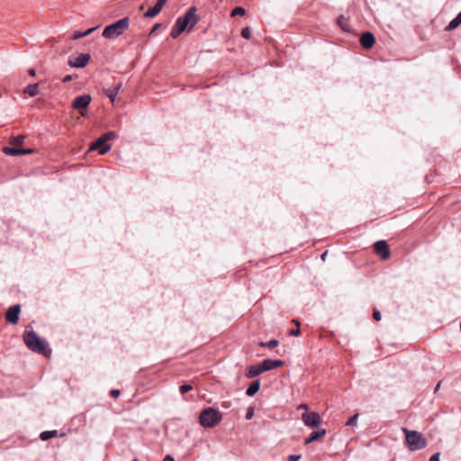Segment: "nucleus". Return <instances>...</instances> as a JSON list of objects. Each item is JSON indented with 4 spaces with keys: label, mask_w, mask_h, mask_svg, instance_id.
Wrapping results in <instances>:
<instances>
[{
    "label": "nucleus",
    "mask_w": 461,
    "mask_h": 461,
    "mask_svg": "<svg viewBox=\"0 0 461 461\" xmlns=\"http://www.w3.org/2000/svg\"><path fill=\"white\" fill-rule=\"evenodd\" d=\"M254 407L250 406L247 409V412H246V415H245V418L246 420H251L254 416Z\"/></svg>",
    "instance_id": "2f4dec72"
},
{
    "label": "nucleus",
    "mask_w": 461,
    "mask_h": 461,
    "mask_svg": "<svg viewBox=\"0 0 461 461\" xmlns=\"http://www.w3.org/2000/svg\"><path fill=\"white\" fill-rule=\"evenodd\" d=\"M359 42L363 49L369 50L375 45V37L373 32L366 31L360 35Z\"/></svg>",
    "instance_id": "9b49d317"
},
{
    "label": "nucleus",
    "mask_w": 461,
    "mask_h": 461,
    "mask_svg": "<svg viewBox=\"0 0 461 461\" xmlns=\"http://www.w3.org/2000/svg\"><path fill=\"white\" fill-rule=\"evenodd\" d=\"M163 1H164L166 4H167V0H163Z\"/></svg>",
    "instance_id": "864d4df0"
},
{
    "label": "nucleus",
    "mask_w": 461,
    "mask_h": 461,
    "mask_svg": "<svg viewBox=\"0 0 461 461\" xmlns=\"http://www.w3.org/2000/svg\"><path fill=\"white\" fill-rule=\"evenodd\" d=\"M299 408H300V409H305V410H307V409H308L307 404H305V403H302V404L299 406Z\"/></svg>",
    "instance_id": "c03bdc74"
},
{
    "label": "nucleus",
    "mask_w": 461,
    "mask_h": 461,
    "mask_svg": "<svg viewBox=\"0 0 461 461\" xmlns=\"http://www.w3.org/2000/svg\"><path fill=\"white\" fill-rule=\"evenodd\" d=\"M460 25H461V11L457 14V15L454 19H452L448 23V24L447 25L445 30L447 32H450V31L456 29Z\"/></svg>",
    "instance_id": "4be33fe9"
},
{
    "label": "nucleus",
    "mask_w": 461,
    "mask_h": 461,
    "mask_svg": "<svg viewBox=\"0 0 461 461\" xmlns=\"http://www.w3.org/2000/svg\"><path fill=\"white\" fill-rule=\"evenodd\" d=\"M23 341L28 349L43 357L51 355V348L46 339L41 337L31 324H27L23 334Z\"/></svg>",
    "instance_id": "f257e3e1"
},
{
    "label": "nucleus",
    "mask_w": 461,
    "mask_h": 461,
    "mask_svg": "<svg viewBox=\"0 0 461 461\" xmlns=\"http://www.w3.org/2000/svg\"><path fill=\"white\" fill-rule=\"evenodd\" d=\"M24 139H25V136L24 135H16L14 137H13L12 139V142L17 146L21 145L23 143L24 141Z\"/></svg>",
    "instance_id": "bb28decb"
},
{
    "label": "nucleus",
    "mask_w": 461,
    "mask_h": 461,
    "mask_svg": "<svg viewBox=\"0 0 461 461\" xmlns=\"http://www.w3.org/2000/svg\"><path fill=\"white\" fill-rule=\"evenodd\" d=\"M195 13V6H192L184 15L177 17L170 32V36L173 39L178 38L185 30L190 31L196 25L199 21V16Z\"/></svg>",
    "instance_id": "f03ea898"
},
{
    "label": "nucleus",
    "mask_w": 461,
    "mask_h": 461,
    "mask_svg": "<svg viewBox=\"0 0 461 461\" xmlns=\"http://www.w3.org/2000/svg\"><path fill=\"white\" fill-rule=\"evenodd\" d=\"M359 417V413L356 412L354 415H352L346 422L347 426L349 427H355L357 424V419Z\"/></svg>",
    "instance_id": "393cba45"
},
{
    "label": "nucleus",
    "mask_w": 461,
    "mask_h": 461,
    "mask_svg": "<svg viewBox=\"0 0 461 461\" xmlns=\"http://www.w3.org/2000/svg\"><path fill=\"white\" fill-rule=\"evenodd\" d=\"M327 254H328V251H327V250H326V251H324V252L321 254V260H323V261L325 260V258H326V257H327Z\"/></svg>",
    "instance_id": "37998d69"
},
{
    "label": "nucleus",
    "mask_w": 461,
    "mask_h": 461,
    "mask_svg": "<svg viewBox=\"0 0 461 461\" xmlns=\"http://www.w3.org/2000/svg\"><path fill=\"white\" fill-rule=\"evenodd\" d=\"M40 83L29 84L25 86L23 93L31 97L36 96L39 94Z\"/></svg>",
    "instance_id": "aec40b11"
},
{
    "label": "nucleus",
    "mask_w": 461,
    "mask_h": 461,
    "mask_svg": "<svg viewBox=\"0 0 461 461\" xmlns=\"http://www.w3.org/2000/svg\"><path fill=\"white\" fill-rule=\"evenodd\" d=\"M87 59H88V61H89V60H90V59H91V56H90V54H89V53H88Z\"/></svg>",
    "instance_id": "3c124183"
},
{
    "label": "nucleus",
    "mask_w": 461,
    "mask_h": 461,
    "mask_svg": "<svg viewBox=\"0 0 461 461\" xmlns=\"http://www.w3.org/2000/svg\"><path fill=\"white\" fill-rule=\"evenodd\" d=\"M131 461H140V460H139V459H137V458H134V459H133V460H131Z\"/></svg>",
    "instance_id": "603ef678"
},
{
    "label": "nucleus",
    "mask_w": 461,
    "mask_h": 461,
    "mask_svg": "<svg viewBox=\"0 0 461 461\" xmlns=\"http://www.w3.org/2000/svg\"><path fill=\"white\" fill-rule=\"evenodd\" d=\"M73 109H79L83 116H86V93L77 96L72 102Z\"/></svg>",
    "instance_id": "f8f14e48"
},
{
    "label": "nucleus",
    "mask_w": 461,
    "mask_h": 461,
    "mask_svg": "<svg viewBox=\"0 0 461 461\" xmlns=\"http://www.w3.org/2000/svg\"><path fill=\"white\" fill-rule=\"evenodd\" d=\"M21 311L22 307L19 303L13 304L8 307L5 315L6 321L13 325L17 324L20 319Z\"/></svg>",
    "instance_id": "6e6552de"
},
{
    "label": "nucleus",
    "mask_w": 461,
    "mask_h": 461,
    "mask_svg": "<svg viewBox=\"0 0 461 461\" xmlns=\"http://www.w3.org/2000/svg\"><path fill=\"white\" fill-rule=\"evenodd\" d=\"M246 13L245 9L242 7V6H236L232 11H231V16H236V15H244Z\"/></svg>",
    "instance_id": "cd10ccee"
},
{
    "label": "nucleus",
    "mask_w": 461,
    "mask_h": 461,
    "mask_svg": "<svg viewBox=\"0 0 461 461\" xmlns=\"http://www.w3.org/2000/svg\"><path fill=\"white\" fill-rule=\"evenodd\" d=\"M222 407H223V408H228V407H229V404H227V402H222Z\"/></svg>",
    "instance_id": "de8ad7c7"
},
{
    "label": "nucleus",
    "mask_w": 461,
    "mask_h": 461,
    "mask_svg": "<svg viewBox=\"0 0 461 461\" xmlns=\"http://www.w3.org/2000/svg\"><path fill=\"white\" fill-rule=\"evenodd\" d=\"M117 134L113 131H109L103 133L95 140L88 146V153L91 151H97L100 155H104L111 150V140H113Z\"/></svg>",
    "instance_id": "7ed1b4c3"
},
{
    "label": "nucleus",
    "mask_w": 461,
    "mask_h": 461,
    "mask_svg": "<svg viewBox=\"0 0 461 461\" xmlns=\"http://www.w3.org/2000/svg\"><path fill=\"white\" fill-rule=\"evenodd\" d=\"M28 74H29L31 77H36V74H37L36 69H35V68H29V69H28Z\"/></svg>",
    "instance_id": "ea45409f"
},
{
    "label": "nucleus",
    "mask_w": 461,
    "mask_h": 461,
    "mask_svg": "<svg viewBox=\"0 0 461 461\" xmlns=\"http://www.w3.org/2000/svg\"><path fill=\"white\" fill-rule=\"evenodd\" d=\"M264 373L263 368L261 367V363L258 365H251L246 370V376L248 378H254L259 375Z\"/></svg>",
    "instance_id": "dca6fc26"
},
{
    "label": "nucleus",
    "mask_w": 461,
    "mask_h": 461,
    "mask_svg": "<svg viewBox=\"0 0 461 461\" xmlns=\"http://www.w3.org/2000/svg\"><path fill=\"white\" fill-rule=\"evenodd\" d=\"M193 389V386L190 384H184L180 385L179 392L181 394L185 395L186 393L190 392Z\"/></svg>",
    "instance_id": "c85d7f7f"
},
{
    "label": "nucleus",
    "mask_w": 461,
    "mask_h": 461,
    "mask_svg": "<svg viewBox=\"0 0 461 461\" xmlns=\"http://www.w3.org/2000/svg\"><path fill=\"white\" fill-rule=\"evenodd\" d=\"M402 430L405 435V444L411 451H418L426 447L427 440L420 432L406 428H402Z\"/></svg>",
    "instance_id": "20e7f679"
},
{
    "label": "nucleus",
    "mask_w": 461,
    "mask_h": 461,
    "mask_svg": "<svg viewBox=\"0 0 461 461\" xmlns=\"http://www.w3.org/2000/svg\"><path fill=\"white\" fill-rule=\"evenodd\" d=\"M302 420L305 426L315 429L321 421V418L318 412L315 411H305L302 414Z\"/></svg>",
    "instance_id": "0eeeda50"
},
{
    "label": "nucleus",
    "mask_w": 461,
    "mask_h": 461,
    "mask_svg": "<svg viewBox=\"0 0 461 461\" xmlns=\"http://www.w3.org/2000/svg\"><path fill=\"white\" fill-rule=\"evenodd\" d=\"M76 77H77V75H66L62 78V82L67 83V82H69V81L73 80Z\"/></svg>",
    "instance_id": "e433bc0d"
},
{
    "label": "nucleus",
    "mask_w": 461,
    "mask_h": 461,
    "mask_svg": "<svg viewBox=\"0 0 461 461\" xmlns=\"http://www.w3.org/2000/svg\"><path fill=\"white\" fill-rule=\"evenodd\" d=\"M374 250L383 260L388 259L391 256L389 246L384 240L375 242Z\"/></svg>",
    "instance_id": "1a4fd4ad"
},
{
    "label": "nucleus",
    "mask_w": 461,
    "mask_h": 461,
    "mask_svg": "<svg viewBox=\"0 0 461 461\" xmlns=\"http://www.w3.org/2000/svg\"><path fill=\"white\" fill-rule=\"evenodd\" d=\"M34 152H35V149L32 148H23L22 156L33 154Z\"/></svg>",
    "instance_id": "72a5a7b5"
},
{
    "label": "nucleus",
    "mask_w": 461,
    "mask_h": 461,
    "mask_svg": "<svg viewBox=\"0 0 461 461\" xmlns=\"http://www.w3.org/2000/svg\"><path fill=\"white\" fill-rule=\"evenodd\" d=\"M440 382L438 383V384L436 385L435 389H434V393H436L439 388H440Z\"/></svg>",
    "instance_id": "a18cd8bd"
},
{
    "label": "nucleus",
    "mask_w": 461,
    "mask_h": 461,
    "mask_svg": "<svg viewBox=\"0 0 461 461\" xmlns=\"http://www.w3.org/2000/svg\"><path fill=\"white\" fill-rule=\"evenodd\" d=\"M293 322L296 324L297 327H300V322L297 320H293Z\"/></svg>",
    "instance_id": "49530a36"
},
{
    "label": "nucleus",
    "mask_w": 461,
    "mask_h": 461,
    "mask_svg": "<svg viewBox=\"0 0 461 461\" xmlns=\"http://www.w3.org/2000/svg\"><path fill=\"white\" fill-rule=\"evenodd\" d=\"M163 461H175V459H174V457H173L172 456H170V455H167V456L164 457Z\"/></svg>",
    "instance_id": "a19ab883"
},
{
    "label": "nucleus",
    "mask_w": 461,
    "mask_h": 461,
    "mask_svg": "<svg viewBox=\"0 0 461 461\" xmlns=\"http://www.w3.org/2000/svg\"><path fill=\"white\" fill-rule=\"evenodd\" d=\"M130 19L129 17H123L115 21L114 23L106 25L102 32V36L106 39H115L121 36L124 31L129 28Z\"/></svg>",
    "instance_id": "423d86ee"
},
{
    "label": "nucleus",
    "mask_w": 461,
    "mask_h": 461,
    "mask_svg": "<svg viewBox=\"0 0 461 461\" xmlns=\"http://www.w3.org/2000/svg\"><path fill=\"white\" fill-rule=\"evenodd\" d=\"M166 3L163 0H158L156 5L150 7L145 14V18H154L156 17L162 10Z\"/></svg>",
    "instance_id": "2eb2a0df"
},
{
    "label": "nucleus",
    "mask_w": 461,
    "mask_h": 461,
    "mask_svg": "<svg viewBox=\"0 0 461 461\" xmlns=\"http://www.w3.org/2000/svg\"><path fill=\"white\" fill-rule=\"evenodd\" d=\"M327 433L325 429H317L312 431V433L304 438V444L309 445L312 442L321 440Z\"/></svg>",
    "instance_id": "4468645a"
},
{
    "label": "nucleus",
    "mask_w": 461,
    "mask_h": 461,
    "mask_svg": "<svg viewBox=\"0 0 461 461\" xmlns=\"http://www.w3.org/2000/svg\"><path fill=\"white\" fill-rule=\"evenodd\" d=\"M301 458V455H290L288 461H298Z\"/></svg>",
    "instance_id": "58836bf2"
},
{
    "label": "nucleus",
    "mask_w": 461,
    "mask_h": 461,
    "mask_svg": "<svg viewBox=\"0 0 461 461\" xmlns=\"http://www.w3.org/2000/svg\"><path fill=\"white\" fill-rule=\"evenodd\" d=\"M372 316H373V319H374L375 321H380V320H381V318H382L381 312H380L377 309H375V310L373 311V314H372Z\"/></svg>",
    "instance_id": "f704fd0d"
},
{
    "label": "nucleus",
    "mask_w": 461,
    "mask_h": 461,
    "mask_svg": "<svg viewBox=\"0 0 461 461\" xmlns=\"http://www.w3.org/2000/svg\"><path fill=\"white\" fill-rule=\"evenodd\" d=\"M162 26H163V24H162V23H155V24L152 26V28H151V30H150V32H149V37H153V36H155L156 32H157L158 29H160Z\"/></svg>",
    "instance_id": "c756f323"
},
{
    "label": "nucleus",
    "mask_w": 461,
    "mask_h": 461,
    "mask_svg": "<svg viewBox=\"0 0 461 461\" xmlns=\"http://www.w3.org/2000/svg\"><path fill=\"white\" fill-rule=\"evenodd\" d=\"M68 64L71 68H84L86 67V52L80 53L77 57L69 56Z\"/></svg>",
    "instance_id": "9d476101"
},
{
    "label": "nucleus",
    "mask_w": 461,
    "mask_h": 461,
    "mask_svg": "<svg viewBox=\"0 0 461 461\" xmlns=\"http://www.w3.org/2000/svg\"><path fill=\"white\" fill-rule=\"evenodd\" d=\"M240 35L242 38L246 40H249L251 38V30L249 27H244L241 30Z\"/></svg>",
    "instance_id": "a878e982"
},
{
    "label": "nucleus",
    "mask_w": 461,
    "mask_h": 461,
    "mask_svg": "<svg viewBox=\"0 0 461 461\" xmlns=\"http://www.w3.org/2000/svg\"><path fill=\"white\" fill-rule=\"evenodd\" d=\"M439 457H440V453L436 452L429 457V461H439Z\"/></svg>",
    "instance_id": "4c0bfd02"
},
{
    "label": "nucleus",
    "mask_w": 461,
    "mask_h": 461,
    "mask_svg": "<svg viewBox=\"0 0 461 461\" xmlns=\"http://www.w3.org/2000/svg\"><path fill=\"white\" fill-rule=\"evenodd\" d=\"M278 345H279V340H277L276 339H272L267 342L260 341L258 343V346L260 348H274L277 347Z\"/></svg>",
    "instance_id": "b1692460"
},
{
    "label": "nucleus",
    "mask_w": 461,
    "mask_h": 461,
    "mask_svg": "<svg viewBox=\"0 0 461 461\" xmlns=\"http://www.w3.org/2000/svg\"><path fill=\"white\" fill-rule=\"evenodd\" d=\"M96 29H97L96 26L88 28V30H87L88 35L91 34L93 32H95Z\"/></svg>",
    "instance_id": "79ce46f5"
},
{
    "label": "nucleus",
    "mask_w": 461,
    "mask_h": 461,
    "mask_svg": "<svg viewBox=\"0 0 461 461\" xmlns=\"http://www.w3.org/2000/svg\"><path fill=\"white\" fill-rule=\"evenodd\" d=\"M58 436H59V431L57 429H52V430H44V431L41 432L39 438L42 441H47V440H50Z\"/></svg>",
    "instance_id": "5701e85b"
},
{
    "label": "nucleus",
    "mask_w": 461,
    "mask_h": 461,
    "mask_svg": "<svg viewBox=\"0 0 461 461\" xmlns=\"http://www.w3.org/2000/svg\"><path fill=\"white\" fill-rule=\"evenodd\" d=\"M110 396L113 398H118L121 394V391L119 389H112L109 393Z\"/></svg>",
    "instance_id": "c9c22d12"
},
{
    "label": "nucleus",
    "mask_w": 461,
    "mask_h": 461,
    "mask_svg": "<svg viewBox=\"0 0 461 461\" xmlns=\"http://www.w3.org/2000/svg\"><path fill=\"white\" fill-rule=\"evenodd\" d=\"M337 23L339 27L346 32H350V27L348 25V18H347L345 15L341 14L337 18Z\"/></svg>",
    "instance_id": "412c9836"
},
{
    "label": "nucleus",
    "mask_w": 461,
    "mask_h": 461,
    "mask_svg": "<svg viewBox=\"0 0 461 461\" xmlns=\"http://www.w3.org/2000/svg\"><path fill=\"white\" fill-rule=\"evenodd\" d=\"M260 363L264 372L281 367L285 365V362L283 360L272 358L264 359Z\"/></svg>",
    "instance_id": "ddd939ff"
},
{
    "label": "nucleus",
    "mask_w": 461,
    "mask_h": 461,
    "mask_svg": "<svg viewBox=\"0 0 461 461\" xmlns=\"http://www.w3.org/2000/svg\"><path fill=\"white\" fill-rule=\"evenodd\" d=\"M22 147L19 146H4L2 148V151L11 157H20L22 156Z\"/></svg>",
    "instance_id": "f3484780"
},
{
    "label": "nucleus",
    "mask_w": 461,
    "mask_h": 461,
    "mask_svg": "<svg viewBox=\"0 0 461 461\" xmlns=\"http://www.w3.org/2000/svg\"><path fill=\"white\" fill-rule=\"evenodd\" d=\"M221 420V413L212 407L203 409L199 415V423L203 428H214Z\"/></svg>",
    "instance_id": "39448f33"
},
{
    "label": "nucleus",
    "mask_w": 461,
    "mask_h": 461,
    "mask_svg": "<svg viewBox=\"0 0 461 461\" xmlns=\"http://www.w3.org/2000/svg\"><path fill=\"white\" fill-rule=\"evenodd\" d=\"M122 87V83H119L113 88H108L105 90V95L110 99L112 104H114L116 96Z\"/></svg>",
    "instance_id": "6ab92c4d"
},
{
    "label": "nucleus",
    "mask_w": 461,
    "mask_h": 461,
    "mask_svg": "<svg viewBox=\"0 0 461 461\" xmlns=\"http://www.w3.org/2000/svg\"><path fill=\"white\" fill-rule=\"evenodd\" d=\"M84 158L86 157V151H85L82 155Z\"/></svg>",
    "instance_id": "8fccbe9b"
},
{
    "label": "nucleus",
    "mask_w": 461,
    "mask_h": 461,
    "mask_svg": "<svg viewBox=\"0 0 461 461\" xmlns=\"http://www.w3.org/2000/svg\"><path fill=\"white\" fill-rule=\"evenodd\" d=\"M91 96L88 95V104L91 103Z\"/></svg>",
    "instance_id": "09e8293b"
},
{
    "label": "nucleus",
    "mask_w": 461,
    "mask_h": 461,
    "mask_svg": "<svg viewBox=\"0 0 461 461\" xmlns=\"http://www.w3.org/2000/svg\"><path fill=\"white\" fill-rule=\"evenodd\" d=\"M260 384L261 383L259 379H256L251 382L246 389V394L249 397H253L259 391Z\"/></svg>",
    "instance_id": "a211bd4d"
},
{
    "label": "nucleus",
    "mask_w": 461,
    "mask_h": 461,
    "mask_svg": "<svg viewBox=\"0 0 461 461\" xmlns=\"http://www.w3.org/2000/svg\"><path fill=\"white\" fill-rule=\"evenodd\" d=\"M288 334L293 337H298L301 334L300 327H297L296 329L290 330Z\"/></svg>",
    "instance_id": "473e14b6"
},
{
    "label": "nucleus",
    "mask_w": 461,
    "mask_h": 461,
    "mask_svg": "<svg viewBox=\"0 0 461 461\" xmlns=\"http://www.w3.org/2000/svg\"><path fill=\"white\" fill-rule=\"evenodd\" d=\"M86 31L75 32L73 33L72 39L73 40H77V39H80V38H83V37H86Z\"/></svg>",
    "instance_id": "7c9ffc66"
}]
</instances>
